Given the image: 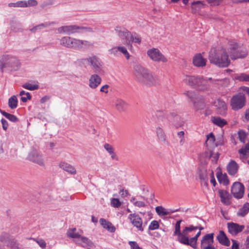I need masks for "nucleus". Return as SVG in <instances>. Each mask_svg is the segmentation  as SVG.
I'll list each match as a JSON object with an SVG mask.
<instances>
[{"mask_svg": "<svg viewBox=\"0 0 249 249\" xmlns=\"http://www.w3.org/2000/svg\"><path fill=\"white\" fill-rule=\"evenodd\" d=\"M181 220L177 221L175 226V231L174 235L176 236L177 241L180 243L185 245L190 246L193 248L196 249L197 248L196 243L198 237L200 235L201 232L198 231L194 237L189 238L188 235L189 232L193 230L198 229V226H194L191 225L189 227H185L182 231H180V223Z\"/></svg>", "mask_w": 249, "mask_h": 249, "instance_id": "obj_1", "label": "nucleus"}, {"mask_svg": "<svg viewBox=\"0 0 249 249\" xmlns=\"http://www.w3.org/2000/svg\"><path fill=\"white\" fill-rule=\"evenodd\" d=\"M134 75L135 79L143 85L152 86L159 83V78L157 75L139 64L134 67Z\"/></svg>", "mask_w": 249, "mask_h": 249, "instance_id": "obj_2", "label": "nucleus"}, {"mask_svg": "<svg viewBox=\"0 0 249 249\" xmlns=\"http://www.w3.org/2000/svg\"><path fill=\"white\" fill-rule=\"evenodd\" d=\"M218 79L204 77L202 76L186 75L183 81L187 85L196 88L199 91H207L211 84H215Z\"/></svg>", "mask_w": 249, "mask_h": 249, "instance_id": "obj_3", "label": "nucleus"}, {"mask_svg": "<svg viewBox=\"0 0 249 249\" xmlns=\"http://www.w3.org/2000/svg\"><path fill=\"white\" fill-rule=\"evenodd\" d=\"M228 53V51L225 49H212L209 53V61L219 67H227L230 63Z\"/></svg>", "mask_w": 249, "mask_h": 249, "instance_id": "obj_4", "label": "nucleus"}, {"mask_svg": "<svg viewBox=\"0 0 249 249\" xmlns=\"http://www.w3.org/2000/svg\"><path fill=\"white\" fill-rule=\"evenodd\" d=\"M21 65L20 60L12 54H4L0 58V70L2 71L4 69L17 71L20 69Z\"/></svg>", "mask_w": 249, "mask_h": 249, "instance_id": "obj_5", "label": "nucleus"}, {"mask_svg": "<svg viewBox=\"0 0 249 249\" xmlns=\"http://www.w3.org/2000/svg\"><path fill=\"white\" fill-rule=\"evenodd\" d=\"M228 51L231 58L234 60L244 58L248 55V51L246 48L239 47L236 43L233 41L230 42Z\"/></svg>", "mask_w": 249, "mask_h": 249, "instance_id": "obj_6", "label": "nucleus"}, {"mask_svg": "<svg viewBox=\"0 0 249 249\" xmlns=\"http://www.w3.org/2000/svg\"><path fill=\"white\" fill-rule=\"evenodd\" d=\"M83 61H87L90 64L92 70L97 73H100L102 71L103 63L97 56L92 55L89 57L83 59Z\"/></svg>", "mask_w": 249, "mask_h": 249, "instance_id": "obj_7", "label": "nucleus"}, {"mask_svg": "<svg viewBox=\"0 0 249 249\" xmlns=\"http://www.w3.org/2000/svg\"><path fill=\"white\" fill-rule=\"evenodd\" d=\"M89 28L79 27L75 25L64 26L58 28L57 31L59 34L66 33L71 35L75 33H81L89 31Z\"/></svg>", "mask_w": 249, "mask_h": 249, "instance_id": "obj_8", "label": "nucleus"}, {"mask_svg": "<svg viewBox=\"0 0 249 249\" xmlns=\"http://www.w3.org/2000/svg\"><path fill=\"white\" fill-rule=\"evenodd\" d=\"M147 54L154 62L165 63L168 61L167 59L157 48H153L148 50Z\"/></svg>", "mask_w": 249, "mask_h": 249, "instance_id": "obj_9", "label": "nucleus"}, {"mask_svg": "<svg viewBox=\"0 0 249 249\" xmlns=\"http://www.w3.org/2000/svg\"><path fill=\"white\" fill-rule=\"evenodd\" d=\"M245 97L243 93H239L233 96L231 99V105L233 110H238L242 108L245 104Z\"/></svg>", "mask_w": 249, "mask_h": 249, "instance_id": "obj_10", "label": "nucleus"}, {"mask_svg": "<svg viewBox=\"0 0 249 249\" xmlns=\"http://www.w3.org/2000/svg\"><path fill=\"white\" fill-rule=\"evenodd\" d=\"M231 192L234 197L241 198L244 193V186L241 183L235 182L232 185Z\"/></svg>", "mask_w": 249, "mask_h": 249, "instance_id": "obj_11", "label": "nucleus"}, {"mask_svg": "<svg viewBox=\"0 0 249 249\" xmlns=\"http://www.w3.org/2000/svg\"><path fill=\"white\" fill-rule=\"evenodd\" d=\"M77 39L70 36H64L60 40L61 45L68 48L77 49Z\"/></svg>", "mask_w": 249, "mask_h": 249, "instance_id": "obj_12", "label": "nucleus"}, {"mask_svg": "<svg viewBox=\"0 0 249 249\" xmlns=\"http://www.w3.org/2000/svg\"><path fill=\"white\" fill-rule=\"evenodd\" d=\"M28 159L30 160L40 166H44L45 164L42 155L36 150H33L30 152L28 155Z\"/></svg>", "mask_w": 249, "mask_h": 249, "instance_id": "obj_13", "label": "nucleus"}, {"mask_svg": "<svg viewBox=\"0 0 249 249\" xmlns=\"http://www.w3.org/2000/svg\"><path fill=\"white\" fill-rule=\"evenodd\" d=\"M132 224L136 227L139 231H143V227L142 226V220L140 216L134 213L130 214L128 216Z\"/></svg>", "mask_w": 249, "mask_h": 249, "instance_id": "obj_14", "label": "nucleus"}, {"mask_svg": "<svg viewBox=\"0 0 249 249\" xmlns=\"http://www.w3.org/2000/svg\"><path fill=\"white\" fill-rule=\"evenodd\" d=\"M227 228L230 233L232 235H236L243 231L245 226L236 223L229 222L227 223Z\"/></svg>", "mask_w": 249, "mask_h": 249, "instance_id": "obj_15", "label": "nucleus"}, {"mask_svg": "<svg viewBox=\"0 0 249 249\" xmlns=\"http://www.w3.org/2000/svg\"><path fill=\"white\" fill-rule=\"evenodd\" d=\"M213 237L214 234L213 233L207 234L204 236L201 240V249L213 246L214 242Z\"/></svg>", "mask_w": 249, "mask_h": 249, "instance_id": "obj_16", "label": "nucleus"}, {"mask_svg": "<svg viewBox=\"0 0 249 249\" xmlns=\"http://www.w3.org/2000/svg\"><path fill=\"white\" fill-rule=\"evenodd\" d=\"M101 78L97 73L92 74L89 80V86L92 89H95L101 84Z\"/></svg>", "mask_w": 249, "mask_h": 249, "instance_id": "obj_17", "label": "nucleus"}, {"mask_svg": "<svg viewBox=\"0 0 249 249\" xmlns=\"http://www.w3.org/2000/svg\"><path fill=\"white\" fill-rule=\"evenodd\" d=\"M207 60L204 58L201 54H196L193 58L194 65L197 67H203L206 66Z\"/></svg>", "mask_w": 249, "mask_h": 249, "instance_id": "obj_18", "label": "nucleus"}, {"mask_svg": "<svg viewBox=\"0 0 249 249\" xmlns=\"http://www.w3.org/2000/svg\"><path fill=\"white\" fill-rule=\"evenodd\" d=\"M74 242L84 248L93 247L94 244L92 242L86 237L81 236L79 239L75 240Z\"/></svg>", "mask_w": 249, "mask_h": 249, "instance_id": "obj_19", "label": "nucleus"}, {"mask_svg": "<svg viewBox=\"0 0 249 249\" xmlns=\"http://www.w3.org/2000/svg\"><path fill=\"white\" fill-rule=\"evenodd\" d=\"M239 158L245 162L249 157V142L243 145L239 150Z\"/></svg>", "mask_w": 249, "mask_h": 249, "instance_id": "obj_20", "label": "nucleus"}, {"mask_svg": "<svg viewBox=\"0 0 249 249\" xmlns=\"http://www.w3.org/2000/svg\"><path fill=\"white\" fill-rule=\"evenodd\" d=\"M218 193L222 203L226 205H230L231 204L230 200L231 196L229 192L226 190H220Z\"/></svg>", "mask_w": 249, "mask_h": 249, "instance_id": "obj_21", "label": "nucleus"}, {"mask_svg": "<svg viewBox=\"0 0 249 249\" xmlns=\"http://www.w3.org/2000/svg\"><path fill=\"white\" fill-rule=\"evenodd\" d=\"M59 166L60 168H61L65 171L68 172L69 174L71 175H75L76 174V170L75 168L67 162H61L59 164Z\"/></svg>", "mask_w": 249, "mask_h": 249, "instance_id": "obj_22", "label": "nucleus"}, {"mask_svg": "<svg viewBox=\"0 0 249 249\" xmlns=\"http://www.w3.org/2000/svg\"><path fill=\"white\" fill-rule=\"evenodd\" d=\"M134 42L140 44L141 42V37L136 34H132L129 31L125 39V44L129 45L131 42Z\"/></svg>", "mask_w": 249, "mask_h": 249, "instance_id": "obj_23", "label": "nucleus"}, {"mask_svg": "<svg viewBox=\"0 0 249 249\" xmlns=\"http://www.w3.org/2000/svg\"><path fill=\"white\" fill-rule=\"evenodd\" d=\"M216 238L221 245L225 246H230V241L223 231H219Z\"/></svg>", "mask_w": 249, "mask_h": 249, "instance_id": "obj_24", "label": "nucleus"}, {"mask_svg": "<svg viewBox=\"0 0 249 249\" xmlns=\"http://www.w3.org/2000/svg\"><path fill=\"white\" fill-rule=\"evenodd\" d=\"M227 171L231 175H234L237 172L238 165L234 160H231L227 166Z\"/></svg>", "mask_w": 249, "mask_h": 249, "instance_id": "obj_25", "label": "nucleus"}, {"mask_svg": "<svg viewBox=\"0 0 249 249\" xmlns=\"http://www.w3.org/2000/svg\"><path fill=\"white\" fill-rule=\"evenodd\" d=\"M215 106L218 109L219 113L223 115L225 113L227 109V106L225 102L220 99H218L214 103Z\"/></svg>", "mask_w": 249, "mask_h": 249, "instance_id": "obj_26", "label": "nucleus"}, {"mask_svg": "<svg viewBox=\"0 0 249 249\" xmlns=\"http://www.w3.org/2000/svg\"><path fill=\"white\" fill-rule=\"evenodd\" d=\"M67 236L69 237L78 240L82 235V231H77L76 228L70 229L68 230L67 232Z\"/></svg>", "mask_w": 249, "mask_h": 249, "instance_id": "obj_27", "label": "nucleus"}, {"mask_svg": "<svg viewBox=\"0 0 249 249\" xmlns=\"http://www.w3.org/2000/svg\"><path fill=\"white\" fill-rule=\"evenodd\" d=\"M116 109L122 112L125 110L127 107V103L121 99H117L114 103Z\"/></svg>", "mask_w": 249, "mask_h": 249, "instance_id": "obj_28", "label": "nucleus"}, {"mask_svg": "<svg viewBox=\"0 0 249 249\" xmlns=\"http://www.w3.org/2000/svg\"><path fill=\"white\" fill-rule=\"evenodd\" d=\"M99 222L104 228L107 230L111 232L115 231V228L110 222L104 218H101L99 220Z\"/></svg>", "mask_w": 249, "mask_h": 249, "instance_id": "obj_29", "label": "nucleus"}, {"mask_svg": "<svg viewBox=\"0 0 249 249\" xmlns=\"http://www.w3.org/2000/svg\"><path fill=\"white\" fill-rule=\"evenodd\" d=\"M92 46L93 44L89 41L77 39V49L88 48Z\"/></svg>", "mask_w": 249, "mask_h": 249, "instance_id": "obj_30", "label": "nucleus"}, {"mask_svg": "<svg viewBox=\"0 0 249 249\" xmlns=\"http://www.w3.org/2000/svg\"><path fill=\"white\" fill-rule=\"evenodd\" d=\"M211 120L214 124L221 127L226 125L227 123L225 119L220 117H212Z\"/></svg>", "mask_w": 249, "mask_h": 249, "instance_id": "obj_31", "label": "nucleus"}, {"mask_svg": "<svg viewBox=\"0 0 249 249\" xmlns=\"http://www.w3.org/2000/svg\"><path fill=\"white\" fill-rule=\"evenodd\" d=\"M53 22H45L43 23L39 24L37 25L34 26L33 28L30 29V31L32 33H36L38 31L42 30L44 28H47L50 26Z\"/></svg>", "mask_w": 249, "mask_h": 249, "instance_id": "obj_32", "label": "nucleus"}, {"mask_svg": "<svg viewBox=\"0 0 249 249\" xmlns=\"http://www.w3.org/2000/svg\"><path fill=\"white\" fill-rule=\"evenodd\" d=\"M157 136L160 142H166V136L163 129L160 126L156 128Z\"/></svg>", "mask_w": 249, "mask_h": 249, "instance_id": "obj_33", "label": "nucleus"}, {"mask_svg": "<svg viewBox=\"0 0 249 249\" xmlns=\"http://www.w3.org/2000/svg\"><path fill=\"white\" fill-rule=\"evenodd\" d=\"M216 177L218 181L220 183H223L225 185L229 183L228 177L226 174H223L221 173L218 172L216 173Z\"/></svg>", "mask_w": 249, "mask_h": 249, "instance_id": "obj_34", "label": "nucleus"}, {"mask_svg": "<svg viewBox=\"0 0 249 249\" xmlns=\"http://www.w3.org/2000/svg\"><path fill=\"white\" fill-rule=\"evenodd\" d=\"M234 78L241 82H249V74L245 73L236 74L234 76Z\"/></svg>", "mask_w": 249, "mask_h": 249, "instance_id": "obj_35", "label": "nucleus"}, {"mask_svg": "<svg viewBox=\"0 0 249 249\" xmlns=\"http://www.w3.org/2000/svg\"><path fill=\"white\" fill-rule=\"evenodd\" d=\"M249 212V203H245L244 206L240 209L237 214L238 216L244 217Z\"/></svg>", "mask_w": 249, "mask_h": 249, "instance_id": "obj_36", "label": "nucleus"}, {"mask_svg": "<svg viewBox=\"0 0 249 249\" xmlns=\"http://www.w3.org/2000/svg\"><path fill=\"white\" fill-rule=\"evenodd\" d=\"M115 30L121 38L125 40L127 36H128V34H129V31L128 30L125 29L122 30L120 27H116Z\"/></svg>", "mask_w": 249, "mask_h": 249, "instance_id": "obj_37", "label": "nucleus"}, {"mask_svg": "<svg viewBox=\"0 0 249 249\" xmlns=\"http://www.w3.org/2000/svg\"><path fill=\"white\" fill-rule=\"evenodd\" d=\"M0 112L3 116L12 122L16 123L18 121V119L14 115L7 113L1 109H0Z\"/></svg>", "mask_w": 249, "mask_h": 249, "instance_id": "obj_38", "label": "nucleus"}, {"mask_svg": "<svg viewBox=\"0 0 249 249\" xmlns=\"http://www.w3.org/2000/svg\"><path fill=\"white\" fill-rule=\"evenodd\" d=\"M8 106L11 109H15L18 106V100L15 95L11 97L8 100Z\"/></svg>", "mask_w": 249, "mask_h": 249, "instance_id": "obj_39", "label": "nucleus"}, {"mask_svg": "<svg viewBox=\"0 0 249 249\" xmlns=\"http://www.w3.org/2000/svg\"><path fill=\"white\" fill-rule=\"evenodd\" d=\"M156 213L160 216H165L169 214L170 213L162 206H157L155 208Z\"/></svg>", "mask_w": 249, "mask_h": 249, "instance_id": "obj_40", "label": "nucleus"}, {"mask_svg": "<svg viewBox=\"0 0 249 249\" xmlns=\"http://www.w3.org/2000/svg\"><path fill=\"white\" fill-rule=\"evenodd\" d=\"M184 94L192 101L193 102L194 106L197 109H199V107H197L196 103L195 101V93L192 91H187L184 93Z\"/></svg>", "mask_w": 249, "mask_h": 249, "instance_id": "obj_41", "label": "nucleus"}, {"mask_svg": "<svg viewBox=\"0 0 249 249\" xmlns=\"http://www.w3.org/2000/svg\"><path fill=\"white\" fill-rule=\"evenodd\" d=\"M204 5L203 2L201 1H195L192 3L191 7L194 12H196L200 9Z\"/></svg>", "mask_w": 249, "mask_h": 249, "instance_id": "obj_42", "label": "nucleus"}, {"mask_svg": "<svg viewBox=\"0 0 249 249\" xmlns=\"http://www.w3.org/2000/svg\"><path fill=\"white\" fill-rule=\"evenodd\" d=\"M130 202L136 207H144L145 206V202L142 201H137L135 197H132L130 200Z\"/></svg>", "mask_w": 249, "mask_h": 249, "instance_id": "obj_43", "label": "nucleus"}, {"mask_svg": "<svg viewBox=\"0 0 249 249\" xmlns=\"http://www.w3.org/2000/svg\"><path fill=\"white\" fill-rule=\"evenodd\" d=\"M22 87L25 89L34 90L37 89L39 88V86L37 84H32L28 83H26L22 85Z\"/></svg>", "mask_w": 249, "mask_h": 249, "instance_id": "obj_44", "label": "nucleus"}, {"mask_svg": "<svg viewBox=\"0 0 249 249\" xmlns=\"http://www.w3.org/2000/svg\"><path fill=\"white\" fill-rule=\"evenodd\" d=\"M120 46L113 47L108 50V53L114 55V56H119L120 55Z\"/></svg>", "mask_w": 249, "mask_h": 249, "instance_id": "obj_45", "label": "nucleus"}, {"mask_svg": "<svg viewBox=\"0 0 249 249\" xmlns=\"http://www.w3.org/2000/svg\"><path fill=\"white\" fill-rule=\"evenodd\" d=\"M7 246L9 247L11 249H18V244L16 241L13 238L10 239V241L7 243Z\"/></svg>", "mask_w": 249, "mask_h": 249, "instance_id": "obj_46", "label": "nucleus"}, {"mask_svg": "<svg viewBox=\"0 0 249 249\" xmlns=\"http://www.w3.org/2000/svg\"><path fill=\"white\" fill-rule=\"evenodd\" d=\"M10 238L8 234L4 233L2 234L0 236V241L5 244H7L10 241Z\"/></svg>", "mask_w": 249, "mask_h": 249, "instance_id": "obj_47", "label": "nucleus"}, {"mask_svg": "<svg viewBox=\"0 0 249 249\" xmlns=\"http://www.w3.org/2000/svg\"><path fill=\"white\" fill-rule=\"evenodd\" d=\"M155 115L157 117L159 121H163L166 118L165 114L162 111L157 110L155 113Z\"/></svg>", "mask_w": 249, "mask_h": 249, "instance_id": "obj_48", "label": "nucleus"}, {"mask_svg": "<svg viewBox=\"0 0 249 249\" xmlns=\"http://www.w3.org/2000/svg\"><path fill=\"white\" fill-rule=\"evenodd\" d=\"M26 2L24 1H19L16 3H10L9 4V6L18 7H26Z\"/></svg>", "mask_w": 249, "mask_h": 249, "instance_id": "obj_49", "label": "nucleus"}, {"mask_svg": "<svg viewBox=\"0 0 249 249\" xmlns=\"http://www.w3.org/2000/svg\"><path fill=\"white\" fill-rule=\"evenodd\" d=\"M219 154L218 152H212L210 155V159H211L212 162L213 163H216L219 158Z\"/></svg>", "mask_w": 249, "mask_h": 249, "instance_id": "obj_50", "label": "nucleus"}, {"mask_svg": "<svg viewBox=\"0 0 249 249\" xmlns=\"http://www.w3.org/2000/svg\"><path fill=\"white\" fill-rule=\"evenodd\" d=\"M122 203L118 198H113L111 200V205L114 208L119 207Z\"/></svg>", "mask_w": 249, "mask_h": 249, "instance_id": "obj_51", "label": "nucleus"}, {"mask_svg": "<svg viewBox=\"0 0 249 249\" xmlns=\"http://www.w3.org/2000/svg\"><path fill=\"white\" fill-rule=\"evenodd\" d=\"M214 136L212 133H211L207 136V139L206 142V143L208 145L209 144H213L214 142Z\"/></svg>", "mask_w": 249, "mask_h": 249, "instance_id": "obj_52", "label": "nucleus"}, {"mask_svg": "<svg viewBox=\"0 0 249 249\" xmlns=\"http://www.w3.org/2000/svg\"><path fill=\"white\" fill-rule=\"evenodd\" d=\"M159 227V224L157 221H152L149 226L148 229L150 230H155L158 229Z\"/></svg>", "mask_w": 249, "mask_h": 249, "instance_id": "obj_53", "label": "nucleus"}, {"mask_svg": "<svg viewBox=\"0 0 249 249\" xmlns=\"http://www.w3.org/2000/svg\"><path fill=\"white\" fill-rule=\"evenodd\" d=\"M119 53H122L125 56L127 59L129 58L130 55L126 49L124 47L120 46Z\"/></svg>", "mask_w": 249, "mask_h": 249, "instance_id": "obj_54", "label": "nucleus"}, {"mask_svg": "<svg viewBox=\"0 0 249 249\" xmlns=\"http://www.w3.org/2000/svg\"><path fill=\"white\" fill-rule=\"evenodd\" d=\"M38 245L43 249H45L46 247V243L45 241L42 239H34Z\"/></svg>", "mask_w": 249, "mask_h": 249, "instance_id": "obj_55", "label": "nucleus"}, {"mask_svg": "<svg viewBox=\"0 0 249 249\" xmlns=\"http://www.w3.org/2000/svg\"><path fill=\"white\" fill-rule=\"evenodd\" d=\"M238 136L240 141L241 142H245V141L246 137V133L242 130H239L238 132Z\"/></svg>", "mask_w": 249, "mask_h": 249, "instance_id": "obj_56", "label": "nucleus"}, {"mask_svg": "<svg viewBox=\"0 0 249 249\" xmlns=\"http://www.w3.org/2000/svg\"><path fill=\"white\" fill-rule=\"evenodd\" d=\"M104 147L109 154H113V152H114L113 147L108 143H105Z\"/></svg>", "mask_w": 249, "mask_h": 249, "instance_id": "obj_57", "label": "nucleus"}, {"mask_svg": "<svg viewBox=\"0 0 249 249\" xmlns=\"http://www.w3.org/2000/svg\"><path fill=\"white\" fill-rule=\"evenodd\" d=\"M129 244L131 249H142L139 246V245L136 242L129 241Z\"/></svg>", "mask_w": 249, "mask_h": 249, "instance_id": "obj_58", "label": "nucleus"}, {"mask_svg": "<svg viewBox=\"0 0 249 249\" xmlns=\"http://www.w3.org/2000/svg\"><path fill=\"white\" fill-rule=\"evenodd\" d=\"M24 1L26 2V4L27 5L26 6V7H28V6H36L37 4V2L36 0H29L28 1Z\"/></svg>", "mask_w": 249, "mask_h": 249, "instance_id": "obj_59", "label": "nucleus"}, {"mask_svg": "<svg viewBox=\"0 0 249 249\" xmlns=\"http://www.w3.org/2000/svg\"><path fill=\"white\" fill-rule=\"evenodd\" d=\"M26 97L22 96L21 97V100L23 103H25L28 100H30L31 99V96L29 92L26 93Z\"/></svg>", "mask_w": 249, "mask_h": 249, "instance_id": "obj_60", "label": "nucleus"}, {"mask_svg": "<svg viewBox=\"0 0 249 249\" xmlns=\"http://www.w3.org/2000/svg\"><path fill=\"white\" fill-rule=\"evenodd\" d=\"M223 0H207L212 5H218Z\"/></svg>", "mask_w": 249, "mask_h": 249, "instance_id": "obj_61", "label": "nucleus"}, {"mask_svg": "<svg viewBox=\"0 0 249 249\" xmlns=\"http://www.w3.org/2000/svg\"><path fill=\"white\" fill-rule=\"evenodd\" d=\"M1 122L2 126V128L4 130H6L8 127V123L7 121L4 119H1Z\"/></svg>", "mask_w": 249, "mask_h": 249, "instance_id": "obj_62", "label": "nucleus"}, {"mask_svg": "<svg viewBox=\"0 0 249 249\" xmlns=\"http://www.w3.org/2000/svg\"><path fill=\"white\" fill-rule=\"evenodd\" d=\"M108 87L109 86L108 85H105L101 87L100 91L102 92H105V93H107Z\"/></svg>", "mask_w": 249, "mask_h": 249, "instance_id": "obj_63", "label": "nucleus"}, {"mask_svg": "<svg viewBox=\"0 0 249 249\" xmlns=\"http://www.w3.org/2000/svg\"><path fill=\"white\" fill-rule=\"evenodd\" d=\"M120 194L121 196L123 197H126L129 195V193L127 190H124V189L120 190Z\"/></svg>", "mask_w": 249, "mask_h": 249, "instance_id": "obj_64", "label": "nucleus"}]
</instances>
